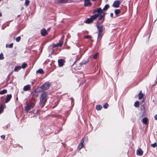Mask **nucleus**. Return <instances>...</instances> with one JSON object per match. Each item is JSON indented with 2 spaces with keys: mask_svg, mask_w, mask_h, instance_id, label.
Listing matches in <instances>:
<instances>
[{
  "mask_svg": "<svg viewBox=\"0 0 157 157\" xmlns=\"http://www.w3.org/2000/svg\"><path fill=\"white\" fill-rule=\"evenodd\" d=\"M64 62L65 61L63 59H60L58 60V63L59 67L62 66L64 65Z\"/></svg>",
  "mask_w": 157,
  "mask_h": 157,
  "instance_id": "obj_12",
  "label": "nucleus"
},
{
  "mask_svg": "<svg viewBox=\"0 0 157 157\" xmlns=\"http://www.w3.org/2000/svg\"><path fill=\"white\" fill-rule=\"evenodd\" d=\"M6 105L3 104L1 105L0 106V114L2 113L3 111V109L5 107Z\"/></svg>",
  "mask_w": 157,
  "mask_h": 157,
  "instance_id": "obj_19",
  "label": "nucleus"
},
{
  "mask_svg": "<svg viewBox=\"0 0 157 157\" xmlns=\"http://www.w3.org/2000/svg\"><path fill=\"white\" fill-rule=\"evenodd\" d=\"M102 108V106L100 105H98L96 106V109L98 110H100Z\"/></svg>",
  "mask_w": 157,
  "mask_h": 157,
  "instance_id": "obj_25",
  "label": "nucleus"
},
{
  "mask_svg": "<svg viewBox=\"0 0 157 157\" xmlns=\"http://www.w3.org/2000/svg\"><path fill=\"white\" fill-rule=\"evenodd\" d=\"M92 1H95L96 0H92Z\"/></svg>",
  "mask_w": 157,
  "mask_h": 157,
  "instance_id": "obj_52",
  "label": "nucleus"
},
{
  "mask_svg": "<svg viewBox=\"0 0 157 157\" xmlns=\"http://www.w3.org/2000/svg\"><path fill=\"white\" fill-rule=\"evenodd\" d=\"M98 55V52L96 53L94 56L93 58L94 59H97Z\"/></svg>",
  "mask_w": 157,
  "mask_h": 157,
  "instance_id": "obj_34",
  "label": "nucleus"
},
{
  "mask_svg": "<svg viewBox=\"0 0 157 157\" xmlns=\"http://www.w3.org/2000/svg\"><path fill=\"white\" fill-rule=\"evenodd\" d=\"M37 95H38V94H37L36 95V97H37Z\"/></svg>",
  "mask_w": 157,
  "mask_h": 157,
  "instance_id": "obj_51",
  "label": "nucleus"
},
{
  "mask_svg": "<svg viewBox=\"0 0 157 157\" xmlns=\"http://www.w3.org/2000/svg\"><path fill=\"white\" fill-rule=\"evenodd\" d=\"M154 118L156 120H157V115H156L155 116Z\"/></svg>",
  "mask_w": 157,
  "mask_h": 157,
  "instance_id": "obj_42",
  "label": "nucleus"
},
{
  "mask_svg": "<svg viewBox=\"0 0 157 157\" xmlns=\"http://www.w3.org/2000/svg\"><path fill=\"white\" fill-rule=\"evenodd\" d=\"M155 21H156V20H155V21H154V23H155Z\"/></svg>",
  "mask_w": 157,
  "mask_h": 157,
  "instance_id": "obj_53",
  "label": "nucleus"
},
{
  "mask_svg": "<svg viewBox=\"0 0 157 157\" xmlns=\"http://www.w3.org/2000/svg\"><path fill=\"white\" fill-rule=\"evenodd\" d=\"M7 92V91L6 89H4L1 91H0V94H3L6 93Z\"/></svg>",
  "mask_w": 157,
  "mask_h": 157,
  "instance_id": "obj_22",
  "label": "nucleus"
},
{
  "mask_svg": "<svg viewBox=\"0 0 157 157\" xmlns=\"http://www.w3.org/2000/svg\"><path fill=\"white\" fill-rule=\"evenodd\" d=\"M108 104L107 103H105L103 106V108L105 109H106L108 108Z\"/></svg>",
  "mask_w": 157,
  "mask_h": 157,
  "instance_id": "obj_36",
  "label": "nucleus"
},
{
  "mask_svg": "<svg viewBox=\"0 0 157 157\" xmlns=\"http://www.w3.org/2000/svg\"><path fill=\"white\" fill-rule=\"evenodd\" d=\"M71 102H72H72H73V101H74V99H73L72 98H71Z\"/></svg>",
  "mask_w": 157,
  "mask_h": 157,
  "instance_id": "obj_45",
  "label": "nucleus"
},
{
  "mask_svg": "<svg viewBox=\"0 0 157 157\" xmlns=\"http://www.w3.org/2000/svg\"><path fill=\"white\" fill-rule=\"evenodd\" d=\"M81 140H83V142H84V141L85 140V141H87L88 140V138L87 137H84Z\"/></svg>",
  "mask_w": 157,
  "mask_h": 157,
  "instance_id": "obj_32",
  "label": "nucleus"
},
{
  "mask_svg": "<svg viewBox=\"0 0 157 157\" xmlns=\"http://www.w3.org/2000/svg\"><path fill=\"white\" fill-rule=\"evenodd\" d=\"M50 84L49 82H45L41 87L43 90H46L48 89Z\"/></svg>",
  "mask_w": 157,
  "mask_h": 157,
  "instance_id": "obj_6",
  "label": "nucleus"
},
{
  "mask_svg": "<svg viewBox=\"0 0 157 157\" xmlns=\"http://www.w3.org/2000/svg\"><path fill=\"white\" fill-rule=\"evenodd\" d=\"M121 2L118 0L115 1L112 5V6L114 8H117L119 7Z\"/></svg>",
  "mask_w": 157,
  "mask_h": 157,
  "instance_id": "obj_7",
  "label": "nucleus"
},
{
  "mask_svg": "<svg viewBox=\"0 0 157 157\" xmlns=\"http://www.w3.org/2000/svg\"><path fill=\"white\" fill-rule=\"evenodd\" d=\"M36 73L42 74L44 73V71L42 69H40L36 71Z\"/></svg>",
  "mask_w": 157,
  "mask_h": 157,
  "instance_id": "obj_23",
  "label": "nucleus"
},
{
  "mask_svg": "<svg viewBox=\"0 0 157 157\" xmlns=\"http://www.w3.org/2000/svg\"><path fill=\"white\" fill-rule=\"evenodd\" d=\"M6 105L3 104L1 105L0 106V114L2 113L3 111V109L5 107Z\"/></svg>",
  "mask_w": 157,
  "mask_h": 157,
  "instance_id": "obj_18",
  "label": "nucleus"
},
{
  "mask_svg": "<svg viewBox=\"0 0 157 157\" xmlns=\"http://www.w3.org/2000/svg\"><path fill=\"white\" fill-rule=\"evenodd\" d=\"M151 146L153 147H155L157 146V144L155 142L153 144H151Z\"/></svg>",
  "mask_w": 157,
  "mask_h": 157,
  "instance_id": "obj_33",
  "label": "nucleus"
},
{
  "mask_svg": "<svg viewBox=\"0 0 157 157\" xmlns=\"http://www.w3.org/2000/svg\"><path fill=\"white\" fill-rule=\"evenodd\" d=\"M35 104L32 103L29 105H27L25 107V110L26 112H28L31 109L33 108L35 105Z\"/></svg>",
  "mask_w": 157,
  "mask_h": 157,
  "instance_id": "obj_5",
  "label": "nucleus"
},
{
  "mask_svg": "<svg viewBox=\"0 0 157 157\" xmlns=\"http://www.w3.org/2000/svg\"><path fill=\"white\" fill-rule=\"evenodd\" d=\"M12 98V95L11 94H7L6 96V98L5 101V102L7 103L10 101Z\"/></svg>",
  "mask_w": 157,
  "mask_h": 157,
  "instance_id": "obj_13",
  "label": "nucleus"
},
{
  "mask_svg": "<svg viewBox=\"0 0 157 157\" xmlns=\"http://www.w3.org/2000/svg\"><path fill=\"white\" fill-rule=\"evenodd\" d=\"M29 2L30 1H29L26 0L25 2V6H27L29 5Z\"/></svg>",
  "mask_w": 157,
  "mask_h": 157,
  "instance_id": "obj_31",
  "label": "nucleus"
},
{
  "mask_svg": "<svg viewBox=\"0 0 157 157\" xmlns=\"http://www.w3.org/2000/svg\"><path fill=\"white\" fill-rule=\"evenodd\" d=\"M84 5L85 6H90L92 4L90 2V0H85Z\"/></svg>",
  "mask_w": 157,
  "mask_h": 157,
  "instance_id": "obj_8",
  "label": "nucleus"
},
{
  "mask_svg": "<svg viewBox=\"0 0 157 157\" xmlns=\"http://www.w3.org/2000/svg\"><path fill=\"white\" fill-rule=\"evenodd\" d=\"M1 0H0V1H1Z\"/></svg>",
  "mask_w": 157,
  "mask_h": 157,
  "instance_id": "obj_54",
  "label": "nucleus"
},
{
  "mask_svg": "<svg viewBox=\"0 0 157 157\" xmlns=\"http://www.w3.org/2000/svg\"><path fill=\"white\" fill-rule=\"evenodd\" d=\"M89 60H87L85 62L84 61H83L81 63L82 64H86L87 63L89 62Z\"/></svg>",
  "mask_w": 157,
  "mask_h": 157,
  "instance_id": "obj_39",
  "label": "nucleus"
},
{
  "mask_svg": "<svg viewBox=\"0 0 157 157\" xmlns=\"http://www.w3.org/2000/svg\"><path fill=\"white\" fill-rule=\"evenodd\" d=\"M134 105L136 107H138L140 105L139 101H137L135 102L134 103Z\"/></svg>",
  "mask_w": 157,
  "mask_h": 157,
  "instance_id": "obj_29",
  "label": "nucleus"
},
{
  "mask_svg": "<svg viewBox=\"0 0 157 157\" xmlns=\"http://www.w3.org/2000/svg\"><path fill=\"white\" fill-rule=\"evenodd\" d=\"M1 138H2V140H4V139H5V135H2V136H1Z\"/></svg>",
  "mask_w": 157,
  "mask_h": 157,
  "instance_id": "obj_40",
  "label": "nucleus"
},
{
  "mask_svg": "<svg viewBox=\"0 0 157 157\" xmlns=\"http://www.w3.org/2000/svg\"><path fill=\"white\" fill-rule=\"evenodd\" d=\"M6 105L3 104L1 105L0 106V114L2 113L3 111V109L5 107Z\"/></svg>",
  "mask_w": 157,
  "mask_h": 157,
  "instance_id": "obj_20",
  "label": "nucleus"
},
{
  "mask_svg": "<svg viewBox=\"0 0 157 157\" xmlns=\"http://www.w3.org/2000/svg\"><path fill=\"white\" fill-rule=\"evenodd\" d=\"M83 143L84 142L83 140H81V143L79 144L78 147V148L79 149V150H80L84 146V144H83Z\"/></svg>",
  "mask_w": 157,
  "mask_h": 157,
  "instance_id": "obj_14",
  "label": "nucleus"
},
{
  "mask_svg": "<svg viewBox=\"0 0 157 157\" xmlns=\"http://www.w3.org/2000/svg\"><path fill=\"white\" fill-rule=\"evenodd\" d=\"M84 37L87 39H91V36L90 35L85 36Z\"/></svg>",
  "mask_w": 157,
  "mask_h": 157,
  "instance_id": "obj_38",
  "label": "nucleus"
},
{
  "mask_svg": "<svg viewBox=\"0 0 157 157\" xmlns=\"http://www.w3.org/2000/svg\"><path fill=\"white\" fill-rule=\"evenodd\" d=\"M50 29H51L50 28H49L47 30L49 31L50 30Z\"/></svg>",
  "mask_w": 157,
  "mask_h": 157,
  "instance_id": "obj_46",
  "label": "nucleus"
},
{
  "mask_svg": "<svg viewBox=\"0 0 157 157\" xmlns=\"http://www.w3.org/2000/svg\"><path fill=\"white\" fill-rule=\"evenodd\" d=\"M40 33L41 35L43 36H46L48 34V32L45 29H41Z\"/></svg>",
  "mask_w": 157,
  "mask_h": 157,
  "instance_id": "obj_10",
  "label": "nucleus"
},
{
  "mask_svg": "<svg viewBox=\"0 0 157 157\" xmlns=\"http://www.w3.org/2000/svg\"><path fill=\"white\" fill-rule=\"evenodd\" d=\"M58 2L60 3H64L67 2L68 0H57Z\"/></svg>",
  "mask_w": 157,
  "mask_h": 157,
  "instance_id": "obj_30",
  "label": "nucleus"
},
{
  "mask_svg": "<svg viewBox=\"0 0 157 157\" xmlns=\"http://www.w3.org/2000/svg\"><path fill=\"white\" fill-rule=\"evenodd\" d=\"M103 21L101 23V21H98L96 23V26L98 30V38L99 39L101 38L102 35V32L105 30V28L103 25H101V24L103 22Z\"/></svg>",
  "mask_w": 157,
  "mask_h": 157,
  "instance_id": "obj_2",
  "label": "nucleus"
},
{
  "mask_svg": "<svg viewBox=\"0 0 157 157\" xmlns=\"http://www.w3.org/2000/svg\"><path fill=\"white\" fill-rule=\"evenodd\" d=\"M121 12V10L120 9H116L114 11V13L116 16H118V15Z\"/></svg>",
  "mask_w": 157,
  "mask_h": 157,
  "instance_id": "obj_17",
  "label": "nucleus"
},
{
  "mask_svg": "<svg viewBox=\"0 0 157 157\" xmlns=\"http://www.w3.org/2000/svg\"><path fill=\"white\" fill-rule=\"evenodd\" d=\"M27 66V64L25 63H23L21 65V68L24 69Z\"/></svg>",
  "mask_w": 157,
  "mask_h": 157,
  "instance_id": "obj_26",
  "label": "nucleus"
},
{
  "mask_svg": "<svg viewBox=\"0 0 157 157\" xmlns=\"http://www.w3.org/2000/svg\"><path fill=\"white\" fill-rule=\"evenodd\" d=\"M2 16V14L0 12V17H1Z\"/></svg>",
  "mask_w": 157,
  "mask_h": 157,
  "instance_id": "obj_47",
  "label": "nucleus"
},
{
  "mask_svg": "<svg viewBox=\"0 0 157 157\" xmlns=\"http://www.w3.org/2000/svg\"><path fill=\"white\" fill-rule=\"evenodd\" d=\"M21 37L20 36H18V37H17L16 38V41H17V42H19L20 41V40H21Z\"/></svg>",
  "mask_w": 157,
  "mask_h": 157,
  "instance_id": "obj_37",
  "label": "nucleus"
},
{
  "mask_svg": "<svg viewBox=\"0 0 157 157\" xmlns=\"http://www.w3.org/2000/svg\"><path fill=\"white\" fill-rule=\"evenodd\" d=\"M138 95H139V99H141V98H142L143 96V94L141 93V91L140 92V93Z\"/></svg>",
  "mask_w": 157,
  "mask_h": 157,
  "instance_id": "obj_27",
  "label": "nucleus"
},
{
  "mask_svg": "<svg viewBox=\"0 0 157 157\" xmlns=\"http://www.w3.org/2000/svg\"><path fill=\"white\" fill-rule=\"evenodd\" d=\"M21 93H22V94H24V91H22V92H21Z\"/></svg>",
  "mask_w": 157,
  "mask_h": 157,
  "instance_id": "obj_48",
  "label": "nucleus"
},
{
  "mask_svg": "<svg viewBox=\"0 0 157 157\" xmlns=\"http://www.w3.org/2000/svg\"><path fill=\"white\" fill-rule=\"evenodd\" d=\"M31 83H32V84H33V82H31Z\"/></svg>",
  "mask_w": 157,
  "mask_h": 157,
  "instance_id": "obj_50",
  "label": "nucleus"
},
{
  "mask_svg": "<svg viewBox=\"0 0 157 157\" xmlns=\"http://www.w3.org/2000/svg\"><path fill=\"white\" fill-rule=\"evenodd\" d=\"M10 126V125L9 124H8L6 126V127L7 128H8Z\"/></svg>",
  "mask_w": 157,
  "mask_h": 157,
  "instance_id": "obj_44",
  "label": "nucleus"
},
{
  "mask_svg": "<svg viewBox=\"0 0 157 157\" xmlns=\"http://www.w3.org/2000/svg\"><path fill=\"white\" fill-rule=\"evenodd\" d=\"M23 89L24 91H29L31 89V86L29 85H27L24 87Z\"/></svg>",
  "mask_w": 157,
  "mask_h": 157,
  "instance_id": "obj_9",
  "label": "nucleus"
},
{
  "mask_svg": "<svg viewBox=\"0 0 157 157\" xmlns=\"http://www.w3.org/2000/svg\"><path fill=\"white\" fill-rule=\"evenodd\" d=\"M20 15H18L17 16V17H20Z\"/></svg>",
  "mask_w": 157,
  "mask_h": 157,
  "instance_id": "obj_49",
  "label": "nucleus"
},
{
  "mask_svg": "<svg viewBox=\"0 0 157 157\" xmlns=\"http://www.w3.org/2000/svg\"><path fill=\"white\" fill-rule=\"evenodd\" d=\"M13 43H11L10 44H6V48H12L13 47Z\"/></svg>",
  "mask_w": 157,
  "mask_h": 157,
  "instance_id": "obj_28",
  "label": "nucleus"
},
{
  "mask_svg": "<svg viewBox=\"0 0 157 157\" xmlns=\"http://www.w3.org/2000/svg\"><path fill=\"white\" fill-rule=\"evenodd\" d=\"M81 57V56L79 57H77V59H76V60L75 61V62L78 60L80 59Z\"/></svg>",
  "mask_w": 157,
  "mask_h": 157,
  "instance_id": "obj_41",
  "label": "nucleus"
},
{
  "mask_svg": "<svg viewBox=\"0 0 157 157\" xmlns=\"http://www.w3.org/2000/svg\"><path fill=\"white\" fill-rule=\"evenodd\" d=\"M109 7V5L108 4H106V5H105L103 10H103H103H106L108 9Z\"/></svg>",
  "mask_w": 157,
  "mask_h": 157,
  "instance_id": "obj_24",
  "label": "nucleus"
},
{
  "mask_svg": "<svg viewBox=\"0 0 157 157\" xmlns=\"http://www.w3.org/2000/svg\"><path fill=\"white\" fill-rule=\"evenodd\" d=\"M4 59L3 54L1 53L0 54V59L2 60Z\"/></svg>",
  "mask_w": 157,
  "mask_h": 157,
  "instance_id": "obj_35",
  "label": "nucleus"
},
{
  "mask_svg": "<svg viewBox=\"0 0 157 157\" xmlns=\"http://www.w3.org/2000/svg\"><path fill=\"white\" fill-rule=\"evenodd\" d=\"M97 15H94L91 16L90 18H87L85 21V23L90 24L93 22L97 18Z\"/></svg>",
  "mask_w": 157,
  "mask_h": 157,
  "instance_id": "obj_4",
  "label": "nucleus"
},
{
  "mask_svg": "<svg viewBox=\"0 0 157 157\" xmlns=\"http://www.w3.org/2000/svg\"><path fill=\"white\" fill-rule=\"evenodd\" d=\"M48 94L46 92L42 93L40 95V104L41 107H43L47 101Z\"/></svg>",
  "mask_w": 157,
  "mask_h": 157,
  "instance_id": "obj_3",
  "label": "nucleus"
},
{
  "mask_svg": "<svg viewBox=\"0 0 157 157\" xmlns=\"http://www.w3.org/2000/svg\"><path fill=\"white\" fill-rule=\"evenodd\" d=\"M63 44V42L61 41H60L59 43H56V44H54L53 45V47H56L59 46H61Z\"/></svg>",
  "mask_w": 157,
  "mask_h": 157,
  "instance_id": "obj_15",
  "label": "nucleus"
},
{
  "mask_svg": "<svg viewBox=\"0 0 157 157\" xmlns=\"http://www.w3.org/2000/svg\"><path fill=\"white\" fill-rule=\"evenodd\" d=\"M110 16L111 17H113V13H110Z\"/></svg>",
  "mask_w": 157,
  "mask_h": 157,
  "instance_id": "obj_43",
  "label": "nucleus"
},
{
  "mask_svg": "<svg viewBox=\"0 0 157 157\" xmlns=\"http://www.w3.org/2000/svg\"><path fill=\"white\" fill-rule=\"evenodd\" d=\"M148 121V119L146 117H144L142 119V123L145 124H147Z\"/></svg>",
  "mask_w": 157,
  "mask_h": 157,
  "instance_id": "obj_16",
  "label": "nucleus"
},
{
  "mask_svg": "<svg viewBox=\"0 0 157 157\" xmlns=\"http://www.w3.org/2000/svg\"><path fill=\"white\" fill-rule=\"evenodd\" d=\"M93 14L94 15H97V18L99 17L98 18V21L101 20L103 18H104L105 17V13L102 10L101 8H99L97 9L94 10L93 12Z\"/></svg>",
  "mask_w": 157,
  "mask_h": 157,
  "instance_id": "obj_1",
  "label": "nucleus"
},
{
  "mask_svg": "<svg viewBox=\"0 0 157 157\" xmlns=\"http://www.w3.org/2000/svg\"><path fill=\"white\" fill-rule=\"evenodd\" d=\"M143 154V151L141 148L138 149L136 151V155H138L141 156Z\"/></svg>",
  "mask_w": 157,
  "mask_h": 157,
  "instance_id": "obj_11",
  "label": "nucleus"
},
{
  "mask_svg": "<svg viewBox=\"0 0 157 157\" xmlns=\"http://www.w3.org/2000/svg\"><path fill=\"white\" fill-rule=\"evenodd\" d=\"M21 66H19L17 67H16L14 69V71L17 72L18 71L21 69Z\"/></svg>",
  "mask_w": 157,
  "mask_h": 157,
  "instance_id": "obj_21",
  "label": "nucleus"
}]
</instances>
